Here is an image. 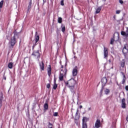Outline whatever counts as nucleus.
Returning <instances> with one entry per match:
<instances>
[{
	"mask_svg": "<svg viewBox=\"0 0 128 128\" xmlns=\"http://www.w3.org/2000/svg\"><path fill=\"white\" fill-rule=\"evenodd\" d=\"M102 10V6H99L96 11V14H100Z\"/></svg>",
	"mask_w": 128,
	"mask_h": 128,
	"instance_id": "nucleus-19",
	"label": "nucleus"
},
{
	"mask_svg": "<svg viewBox=\"0 0 128 128\" xmlns=\"http://www.w3.org/2000/svg\"><path fill=\"white\" fill-rule=\"evenodd\" d=\"M12 66H14V63L12 62H10L8 64V68L12 70Z\"/></svg>",
	"mask_w": 128,
	"mask_h": 128,
	"instance_id": "nucleus-17",
	"label": "nucleus"
},
{
	"mask_svg": "<svg viewBox=\"0 0 128 128\" xmlns=\"http://www.w3.org/2000/svg\"><path fill=\"white\" fill-rule=\"evenodd\" d=\"M36 44L38 40H40V36L38 35L36 36H35Z\"/></svg>",
	"mask_w": 128,
	"mask_h": 128,
	"instance_id": "nucleus-22",
	"label": "nucleus"
},
{
	"mask_svg": "<svg viewBox=\"0 0 128 128\" xmlns=\"http://www.w3.org/2000/svg\"><path fill=\"white\" fill-rule=\"evenodd\" d=\"M104 92H105L106 94H110V89L106 88Z\"/></svg>",
	"mask_w": 128,
	"mask_h": 128,
	"instance_id": "nucleus-29",
	"label": "nucleus"
},
{
	"mask_svg": "<svg viewBox=\"0 0 128 128\" xmlns=\"http://www.w3.org/2000/svg\"><path fill=\"white\" fill-rule=\"evenodd\" d=\"M121 34H122V36H126V38H128V27L126 28V32H124V31L121 32Z\"/></svg>",
	"mask_w": 128,
	"mask_h": 128,
	"instance_id": "nucleus-9",
	"label": "nucleus"
},
{
	"mask_svg": "<svg viewBox=\"0 0 128 128\" xmlns=\"http://www.w3.org/2000/svg\"><path fill=\"white\" fill-rule=\"evenodd\" d=\"M4 79L6 80V77L4 76Z\"/></svg>",
	"mask_w": 128,
	"mask_h": 128,
	"instance_id": "nucleus-42",
	"label": "nucleus"
},
{
	"mask_svg": "<svg viewBox=\"0 0 128 128\" xmlns=\"http://www.w3.org/2000/svg\"><path fill=\"white\" fill-rule=\"evenodd\" d=\"M14 36L12 38H16V36L18 35V33L16 32V30H14Z\"/></svg>",
	"mask_w": 128,
	"mask_h": 128,
	"instance_id": "nucleus-20",
	"label": "nucleus"
},
{
	"mask_svg": "<svg viewBox=\"0 0 128 128\" xmlns=\"http://www.w3.org/2000/svg\"><path fill=\"white\" fill-rule=\"evenodd\" d=\"M116 14H120V10H117L116 11Z\"/></svg>",
	"mask_w": 128,
	"mask_h": 128,
	"instance_id": "nucleus-34",
	"label": "nucleus"
},
{
	"mask_svg": "<svg viewBox=\"0 0 128 128\" xmlns=\"http://www.w3.org/2000/svg\"><path fill=\"white\" fill-rule=\"evenodd\" d=\"M53 125L52 124V123H50V122H48V128H52Z\"/></svg>",
	"mask_w": 128,
	"mask_h": 128,
	"instance_id": "nucleus-27",
	"label": "nucleus"
},
{
	"mask_svg": "<svg viewBox=\"0 0 128 128\" xmlns=\"http://www.w3.org/2000/svg\"><path fill=\"white\" fill-rule=\"evenodd\" d=\"M54 84H56V78H54Z\"/></svg>",
	"mask_w": 128,
	"mask_h": 128,
	"instance_id": "nucleus-37",
	"label": "nucleus"
},
{
	"mask_svg": "<svg viewBox=\"0 0 128 128\" xmlns=\"http://www.w3.org/2000/svg\"><path fill=\"white\" fill-rule=\"evenodd\" d=\"M72 74L74 76L78 75V67L76 66L73 69Z\"/></svg>",
	"mask_w": 128,
	"mask_h": 128,
	"instance_id": "nucleus-11",
	"label": "nucleus"
},
{
	"mask_svg": "<svg viewBox=\"0 0 128 128\" xmlns=\"http://www.w3.org/2000/svg\"><path fill=\"white\" fill-rule=\"evenodd\" d=\"M126 64V61L124 60H122L120 62V66L122 68H124V65Z\"/></svg>",
	"mask_w": 128,
	"mask_h": 128,
	"instance_id": "nucleus-18",
	"label": "nucleus"
},
{
	"mask_svg": "<svg viewBox=\"0 0 128 128\" xmlns=\"http://www.w3.org/2000/svg\"><path fill=\"white\" fill-rule=\"evenodd\" d=\"M78 114V110H77L76 112V114Z\"/></svg>",
	"mask_w": 128,
	"mask_h": 128,
	"instance_id": "nucleus-39",
	"label": "nucleus"
},
{
	"mask_svg": "<svg viewBox=\"0 0 128 128\" xmlns=\"http://www.w3.org/2000/svg\"><path fill=\"white\" fill-rule=\"evenodd\" d=\"M58 88V84H54L53 86V90H56Z\"/></svg>",
	"mask_w": 128,
	"mask_h": 128,
	"instance_id": "nucleus-30",
	"label": "nucleus"
},
{
	"mask_svg": "<svg viewBox=\"0 0 128 128\" xmlns=\"http://www.w3.org/2000/svg\"><path fill=\"white\" fill-rule=\"evenodd\" d=\"M64 0H62L60 2V4L61 6H64Z\"/></svg>",
	"mask_w": 128,
	"mask_h": 128,
	"instance_id": "nucleus-32",
	"label": "nucleus"
},
{
	"mask_svg": "<svg viewBox=\"0 0 128 128\" xmlns=\"http://www.w3.org/2000/svg\"><path fill=\"white\" fill-rule=\"evenodd\" d=\"M68 73V69H66V66H62L61 71L59 75V80L60 82L64 80V78L66 76V74Z\"/></svg>",
	"mask_w": 128,
	"mask_h": 128,
	"instance_id": "nucleus-2",
	"label": "nucleus"
},
{
	"mask_svg": "<svg viewBox=\"0 0 128 128\" xmlns=\"http://www.w3.org/2000/svg\"><path fill=\"white\" fill-rule=\"evenodd\" d=\"M95 128H100V120L98 119L95 122Z\"/></svg>",
	"mask_w": 128,
	"mask_h": 128,
	"instance_id": "nucleus-10",
	"label": "nucleus"
},
{
	"mask_svg": "<svg viewBox=\"0 0 128 128\" xmlns=\"http://www.w3.org/2000/svg\"><path fill=\"white\" fill-rule=\"evenodd\" d=\"M44 0H43L44 2Z\"/></svg>",
	"mask_w": 128,
	"mask_h": 128,
	"instance_id": "nucleus-44",
	"label": "nucleus"
},
{
	"mask_svg": "<svg viewBox=\"0 0 128 128\" xmlns=\"http://www.w3.org/2000/svg\"><path fill=\"white\" fill-rule=\"evenodd\" d=\"M125 89L126 90L128 91V86H126Z\"/></svg>",
	"mask_w": 128,
	"mask_h": 128,
	"instance_id": "nucleus-36",
	"label": "nucleus"
},
{
	"mask_svg": "<svg viewBox=\"0 0 128 128\" xmlns=\"http://www.w3.org/2000/svg\"><path fill=\"white\" fill-rule=\"evenodd\" d=\"M32 56H34V58H36V60H40V50L33 52Z\"/></svg>",
	"mask_w": 128,
	"mask_h": 128,
	"instance_id": "nucleus-5",
	"label": "nucleus"
},
{
	"mask_svg": "<svg viewBox=\"0 0 128 128\" xmlns=\"http://www.w3.org/2000/svg\"><path fill=\"white\" fill-rule=\"evenodd\" d=\"M119 2L121 4H124V1L122 0H119Z\"/></svg>",
	"mask_w": 128,
	"mask_h": 128,
	"instance_id": "nucleus-35",
	"label": "nucleus"
},
{
	"mask_svg": "<svg viewBox=\"0 0 128 128\" xmlns=\"http://www.w3.org/2000/svg\"><path fill=\"white\" fill-rule=\"evenodd\" d=\"M79 108H82V105L80 106Z\"/></svg>",
	"mask_w": 128,
	"mask_h": 128,
	"instance_id": "nucleus-38",
	"label": "nucleus"
},
{
	"mask_svg": "<svg viewBox=\"0 0 128 128\" xmlns=\"http://www.w3.org/2000/svg\"><path fill=\"white\" fill-rule=\"evenodd\" d=\"M88 120V118L86 117H84L82 119V128H88V124H86V122Z\"/></svg>",
	"mask_w": 128,
	"mask_h": 128,
	"instance_id": "nucleus-7",
	"label": "nucleus"
},
{
	"mask_svg": "<svg viewBox=\"0 0 128 128\" xmlns=\"http://www.w3.org/2000/svg\"><path fill=\"white\" fill-rule=\"evenodd\" d=\"M104 58H106L108 56V48L104 46Z\"/></svg>",
	"mask_w": 128,
	"mask_h": 128,
	"instance_id": "nucleus-8",
	"label": "nucleus"
},
{
	"mask_svg": "<svg viewBox=\"0 0 128 128\" xmlns=\"http://www.w3.org/2000/svg\"><path fill=\"white\" fill-rule=\"evenodd\" d=\"M46 88H50V84H48L46 85Z\"/></svg>",
	"mask_w": 128,
	"mask_h": 128,
	"instance_id": "nucleus-33",
	"label": "nucleus"
},
{
	"mask_svg": "<svg viewBox=\"0 0 128 128\" xmlns=\"http://www.w3.org/2000/svg\"><path fill=\"white\" fill-rule=\"evenodd\" d=\"M36 34H38V32H36Z\"/></svg>",
	"mask_w": 128,
	"mask_h": 128,
	"instance_id": "nucleus-45",
	"label": "nucleus"
},
{
	"mask_svg": "<svg viewBox=\"0 0 128 128\" xmlns=\"http://www.w3.org/2000/svg\"><path fill=\"white\" fill-rule=\"evenodd\" d=\"M32 8V0H30V2H29L28 8V12Z\"/></svg>",
	"mask_w": 128,
	"mask_h": 128,
	"instance_id": "nucleus-23",
	"label": "nucleus"
},
{
	"mask_svg": "<svg viewBox=\"0 0 128 128\" xmlns=\"http://www.w3.org/2000/svg\"><path fill=\"white\" fill-rule=\"evenodd\" d=\"M40 66L42 70H44V61H42L41 62H40Z\"/></svg>",
	"mask_w": 128,
	"mask_h": 128,
	"instance_id": "nucleus-13",
	"label": "nucleus"
},
{
	"mask_svg": "<svg viewBox=\"0 0 128 128\" xmlns=\"http://www.w3.org/2000/svg\"><path fill=\"white\" fill-rule=\"evenodd\" d=\"M121 74H122V76H123V78H124L122 81V84H124L126 82V75L124 74V72H122Z\"/></svg>",
	"mask_w": 128,
	"mask_h": 128,
	"instance_id": "nucleus-16",
	"label": "nucleus"
},
{
	"mask_svg": "<svg viewBox=\"0 0 128 128\" xmlns=\"http://www.w3.org/2000/svg\"><path fill=\"white\" fill-rule=\"evenodd\" d=\"M128 52V48H126V45H124V46L122 49V52H123V54H127Z\"/></svg>",
	"mask_w": 128,
	"mask_h": 128,
	"instance_id": "nucleus-15",
	"label": "nucleus"
},
{
	"mask_svg": "<svg viewBox=\"0 0 128 128\" xmlns=\"http://www.w3.org/2000/svg\"><path fill=\"white\" fill-rule=\"evenodd\" d=\"M34 50V46H32V50Z\"/></svg>",
	"mask_w": 128,
	"mask_h": 128,
	"instance_id": "nucleus-40",
	"label": "nucleus"
},
{
	"mask_svg": "<svg viewBox=\"0 0 128 128\" xmlns=\"http://www.w3.org/2000/svg\"><path fill=\"white\" fill-rule=\"evenodd\" d=\"M16 42H18L16 41V38H14V37L11 38L10 44L12 48H14V46Z\"/></svg>",
	"mask_w": 128,
	"mask_h": 128,
	"instance_id": "nucleus-6",
	"label": "nucleus"
},
{
	"mask_svg": "<svg viewBox=\"0 0 128 128\" xmlns=\"http://www.w3.org/2000/svg\"><path fill=\"white\" fill-rule=\"evenodd\" d=\"M101 82L102 83V87L100 92V94L102 96V92H104V86H106V83L108 82V79L106 78V77L102 78Z\"/></svg>",
	"mask_w": 128,
	"mask_h": 128,
	"instance_id": "nucleus-3",
	"label": "nucleus"
},
{
	"mask_svg": "<svg viewBox=\"0 0 128 128\" xmlns=\"http://www.w3.org/2000/svg\"><path fill=\"white\" fill-rule=\"evenodd\" d=\"M122 108H126V99L122 98Z\"/></svg>",
	"mask_w": 128,
	"mask_h": 128,
	"instance_id": "nucleus-14",
	"label": "nucleus"
},
{
	"mask_svg": "<svg viewBox=\"0 0 128 128\" xmlns=\"http://www.w3.org/2000/svg\"><path fill=\"white\" fill-rule=\"evenodd\" d=\"M4 0H2L0 2V8H2V6H4Z\"/></svg>",
	"mask_w": 128,
	"mask_h": 128,
	"instance_id": "nucleus-28",
	"label": "nucleus"
},
{
	"mask_svg": "<svg viewBox=\"0 0 128 128\" xmlns=\"http://www.w3.org/2000/svg\"><path fill=\"white\" fill-rule=\"evenodd\" d=\"M61 28H62V32H66V26H64V24H62Z\"/></svg>",
	"mask_w": 128,
	"mask_h": 128,
	"instance_id": "nucleus-21",
	"label": "nucleus"
},
{
	"mask_svg": "<svg viewBox=\"0 0 128 128\" xmlns=\"http://www.w3.org/2000/svg\"><path fill=\"white\" fill-rule=\"evenodd\" d=\"M126 120H127V122H128V116L126 117Z\"/></svg>",
	"mask_w": 128,
	"mask_h": 128,
	"instance_id": "nucleus-43",
	"label": "nucleus"
},
{
	"mask_svg": "<svg viewBox=\"0 0 128 128\" xmlns=\"http://www.w3.org/2000/svg\"><path fill=\"white\" fill-rule=\"evenodd\" d=\"M58 24H62V17L58 18Z\"/></svg>",
	"mask_w": 128,
	"mask_h": 128,
	"instance_id": "nucleus-25",
	"label": "nucleus"
},
{
	"mask_svg": "<svg viewBox=\"0 0 128 128\" xmlns=\"http://www.w3.org/2000/svg\"><path fill=\"white\" fill-rule=\"evenodd\" d=\"M110 62V60H109Z\"/></svg>",
	"mask_w": 128,
	"mask_h": 128,
	"instance_id": "nucleus-46",
	"label": "nucleus"
},
{
	"mask_svg": "<svg viewBox=\"0 0 128 128\" xmlns=\"http://www.w3.org/2000/svg\"><path fill=\"white\" fill-rule=\"evenodd\" d=\"M2 106V96L0 98V108Z\"/></svg>",
	"mask_w": 128,
	"mask_h": 128,
	"instance_id": "nucleus-26",
	"label": "nucleus"
},
{
	"mask_svg": "<svg viewBox=\"0 0 128 128\" xmlns=\"http://www.w3.org/2000/svg\"><path fill=\"white\" fill-rule=\"evenodd\" d=\"M58 112H55L54 113V116H58Z\"/></svg>",
	"mask_w": 128,
	"mask_h": 128,
	"instance_id": "nucleus-31",
	"label": "nucleus"
},
{
	"mask_svg": "<svg viewBox=\"0 0 128 128\" xmlns=\"http://www.w3.org/2000/svg\"><path fill=\"white\" fill-rule=\"evenodd\" d=\"M65 86L70 88L72 92H74V87L76 84V80L74 78H71L66 82H64Z\"/></svg>",
	"mask_w": 128,
	"mask_h": 128,
	"instance_id": "nucleus-1",
	"label": "nucleus"
},
{
	"mask_svg": "<svg viewBox=\"0 0 128 128\" xmlns=\"http://www.w3.org/2000/svg\"><path fill=\"white\" fill-rule=\"evenodd\" d=\"M114 40L116 42H118L120 40V34L118 32H115L114 34V38H112L110 40V44H114Z\"/></svg>",
	"mask_w": 128,
	"mask_h": 128,
	"instance_id": "nucleus-4",
	"label": "nucleus"
},
{
	"mask_svg": "<svg viewBox=\"0 0 128 128\" xmlns=\"http://www.w3.org/2000/svg\"><path fill=\"white\" fill-rule=\"evenodd\" d=\"M47 72L48 76H50L52 74V66H50V65H49L48 67L47 68Z\"/></svg>",
	"mask_w": 128,
	"mask_h": 128,
	"instance_id": "nucleus-12",
	"label": "nucleus"
},
{
	"mask_svg": "<svg viewBox=\"0 0 128 128\" xmlns=\"http://www.w3.org/2000/svg\"><path fill=\"white\" fill-rule=\"evenodd\" d=\"M92 110V108H88V110Z\"/></svg>",
	"mask_w": 128,
	"mask_h": 128,
	"instance_id": "nucleus-41",
	"label": "nucleus"
},
{
	"mask_svg": "<svg viewBox=\"0 0 128 128\" xmlns=\"http://www.w3.org/2000/svg\"><path fill=\"white\" fill-rule=\"evenodd\" d=\"M44 108L46 110H48V103H45L44 104Z\"/></svg>",
	"mask_w": 128,
	"mask_h": 128,
	"instance_id": "nucleus-24",
	"label": "nucleus"
}]
</instances>
